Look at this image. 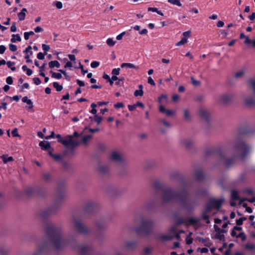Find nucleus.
Listing matches in <instances>:
<instances>
[{
	"label": "nucleus",
	"instance_id": "f257e3e1",
	"mask_svg": "<svg viewBox=\"0 0 255 255\" xmlns=\"http://www.w3.org/2000/svg\"><path fill=\"white\" fill-rule=\"evenodd\" d=\"M251 151L250 146L244 140L239 138L235 143L234 148V155L231 158H226L220 147H211L205 151V156L207 157L216 155L220 161L223 162L226 167H230L236 163V158L244 159Z\"/></svg>",
	"mask_w": 255,
	"mask_h": 255
},
{
	"label": "nucleus",
	"instance_id": "f03ea898",
	"mask_svg": "<svg viewBox=\"0 0 255 255\" xmlns=\"http://www.w3.org/2000/svg\"><path fill=\"white\" fill-rule=\"evenodd\" d=\"M153 187L156 192L161 193V199L163 202L169 203L178 200L183 207L188 211H192L194 208L193 203L188 200V193L186 189L181 192H175L171 188H167L159 181H155Z\"/></svg>",
	"mask_w": 255,
	"mask_h": 255
},
{
	"label": "nucleus",
	"instance_id": "7ed1b4c3",
	"mask_svg": "<svg viewBox=\"0 0 255 255\" xmlns=\"http://www.w3.org/2000/svg\"><path fill=\"white\" fill-rule=\"evenodd\" d=\"M49 243H51L55 250L59 251L69 244L70 241L63 236L60 228L56 227L49 222Z\"/></svg>",
	"mask_w": 255,
	"mask_h": 255
},
{
	"label": "nucleus",
	"instance_id": "20e7f679",
	"mask_svg": "<svg viewBox=\"0 0 255 255\" xmlns=\"http://www.w3.org/2000/svg\"><path fill=\"white\" fill-rule=\"evenodd\" d=\"M65 184L64 182H60L58 184L56 191V197L54 205L49 207V215L50 213L55 212L60 208L64 199L66 197L65 194Z\"/></svg>",
	"mask_w": 255,
	"mask_h": 255
},
{
	"label": "nucleus",
	"instance_id": "39448f33",
	"mask_svg": "<svg viewBox=\"0 0 255 255\" xmlns=\"http://www.w3.org/2000/svg\"><path fill=\"white\" fill-rule=\"evenodd\" d=\"M154 223L151 220H142L141 225L135 228V231L138 235L148 236L151 233Z\"/></svg>",
	"mask_w": 255,
	"mask_h": 255
},
{
	"label": "nucleus",
	"instance_id": "423d86ee",
	"mask_svg": "<svg viewBox=\"0 0 255 255\" xmlns=\"http://www.w3.org/2000/svg\"><path fill=\"white\" fill-rule=\"evenodd\" d=\"M62 144H63L67 148L69 147L70 148V149H67V150L69 153V155H70L74 154V149L80 144V142L73 139L72 136H68L67 139H64V140L62 141Z\"/></svg>",
	"mask_w": 255,
	"mask_h": 255
},
{
	"label": "nucleus",
	"instance_id": "0eeeda50",
	"mask_svg": "<svg viewBox=\"0 0 255 255\" xmlns=\"http://www.w3.org/2000/svg\"><path fill=\"white\" fill-rule=\"evenodd\" d=\"M224 201V199H215L214 198L210 199L208 201V203L206 205L205 210L206 212L209 213L212 210L214 209H216L217 210H219L223 203Z\"/></svg>",
	"mask_w": 255,
	"mask_h": 255
},
{
	"label": "nucleus",
	"instance_id": "6e6552de",
	"mask_svg": "<svg viewBox=\"0 0 255 255\" xmlns=\"http://www.w3.org/2000/svg\"><path fill=\"white\" fill-rule=\"evenodd\" d=\"M50 148L51 146L50 143H49V155L52 157L54 158V159L56 161H61L63 167L65 169L67 168L69 164L68 163L63 160H62V159L64 156L69 155L68 151L66 150L63 155H60L58 154H54L52 153L51 151H50Z\"/></svg>",
	"mask_w": 255,
	"mask_h": 255
},
{
	"label": "nucleus",
	"instance_id": "1a4fd4ad",
	"mask_svg": "<svg viewBox=\"0 0 255 255\" xmlns=\"http://www.w3.org/2000/svg\"><path fill=\"white\" fill-rule=\"evenodd\" d=\"M200 221L199 219L195 218H189L188 219H184L183 218L177 219L175 221V224L177 226H179L182 224H190V225H195L197 224Z\"/></svg>",
	"mask_w": 255,
	"mask_h": 255
},
{
	"label": "nucleus",
	"instance_id": "9d476101",
	"mask_svg": "<svg viewBox=\"0 0 255 255\" xmlns=\"http://www.w3.org/2000/svg\"><path fill=\"white\" fill-rule=\"evenodd\" d=\"M74 228L80 234H88L90 233L89 230L79 220L75 221Z\"/></svg>",
	"mask_w": 255,
	"mask_h": 255
},
{
	"label": "nucleus",
	"instance_id": "9b49d317",
	"mask_svg": "<svg viewBox=\"0 0 255 255\" xmlns=\"http://www.w3.org/2000/svg\"><path fill=\"white\" fill-rule=\"evenodd\" d=\"M199 115L200 117L203 119L205 121L208 122L210 120V112L203 108H200L199 110Z\"/></svg>",
	"mask_w": 255,
	"mask_h": 255
},
{
	"label": "nucleus",
	"instance_id": "f8f14e48",
	"mask_svg": "<svg viewBox=\"0 0 255 255\" xmlns=\"http://www.w3.org/2000/svg\"><path fill=\"white\" fill-rule=\"evenodd\" d=\"M40 217L44 223V230L45 235L48 234V210L45 209L40 214Z\"/></svg>",
	"mask_w": 255,
	"mask_h": 255
},
{
	"label": "nucleus",
	"instance_id": "ddd939ff",
	"mask_svg": "<svg viewBox=\"0 0 255 255\" xmlns=\"http://www.w3.org/2000/svg\"><path fill=\"white\" fill-rule=\"evenodd\" d=\"M234 96L232 94H224L220 97L219 102L222 104H226L233 100Z\"/></svg>",
	"mask_w": 255,
	"mask_h": 255
},
{
	"label": "nucleus",
	"instance_id": "4468645a",
	"mask_svg": "<svg viewBox=\"0 0 255 255\" xmlns=\"http://www.w3.org/2000/svg\"><path fill=\"white\" fill-rule=\"evenodd\" d=\"M78 249L81 255H88L90 252L91 248L87 246H79Z\"/></svg>",
	"mask_w": 255,
	"mask_h": 255
},
{
	"label": "nucleus",
	"instance_id": "2eb2a0df",
	"mask_svg": "<svg viewBox=\"0 0 255 255\" xmlns=\"http://www.w3.org/2000/svg\"><path fill=\"white\" fill-rule=\"evenodd\" d=\"M98 208L97 205L94 203H89L86 206L85 211L87 213H90L96 210Z\"/></svg>",
	"mask_w": 255,
	"mask_h": 255
},
{
	"label": "nucleus",
	"instance_id": "dca6fc26",
	"mask_svg": "<svg viewBox=\"0 0 255 255\" xmlns=\"http://www.w3.org/2000/svg\"><path fill=\"white\" fill-rule=\"evenodd\" d=\"M42 47L44 53L39 52L37 55V57L39 60H43L45 57V55L47 54L48 52V45L43 44Z\"/></svg>",
	"mask_w": 255,
	"mask_h": 255
},
{
	"label": "nucleus",
	"instance_id": "f3484780",
	"mask_svg": "<svg viewBox=\"0 0 255 255\" xmlns=\"http://www.w3.org/2000/svg\"><path fill=\"white\" fill-rule=\"evenodd\" d=\"M111 158L112 160L116 161L122 162L123 160V158L121 155L116 151H113L112 152Z\"/></svg>",
	"mask_w": 255,
	"mask_h": 255
},
{
	"label": "nucleus",
	"instance_id": "a211bd4d",
	"mask_svg": "<svg viewBox=\"0 0 255 255\" xmlns=\"http://www.w3.org/2000/svg\"><path fill=\"white\" fill-rule=\"evenodd\" d=\"M36 192H37V194L39 196H43L42 194L40 193L39 192L36 191V190L35 189H34L33 188H32V187L27 189L25 191V194L27 196L30 197V196H33L35 194V193H36Z\"/></svg>",
	"mask_w": 255,
	"mask_h": 255
},
{
	"label": "nucleus",
	"instance_id": "6ab92c4d",
	"mask_svg": "<svg viewBox=\"0 0 255 255\" xmlns=\"http://www.w3.org/2000/svg\"><path fill=\"white\" fill-rule=\"evenodd\" d=\"M159 110L160 112L165 114L167 116H172L174 114L173 111L170 110H166L165 108L162 105L159 106Z\"/></svg>",
	"mask_w": 255,
	"mask_h": 255
},
{
	"label": "nucleus",
	"instance_id": "aec40b11",
	"mask_svg": "<svg viewBox=\"0 0 255 255\" xmlns=\"http://www.w3.org/2000/svg\"><path fill=\"white\" fill-rule=\"evenodd\" d=\"M195 178L198 181H201L205 179V175L201 170L196 171L195 173Z\"/></svg>",
	"mask_w": 255,
	"mask_h": 255
},
{
	"label": "nucleus",
	"instance_id": "412c9836",
	"mask_svg": "<svg viewBox=\"0 0 255 255\" xmlns=\"http://www.w3.org/2000/svg\"><path fill=\"white\" fill-rule=\"evenodd\" d=\"M137 246V243L133 241H128L126 244V247L129 250H133Z\"/></svg>",
	"mask_w": 255,
	"mask_h": 255
},
{
	"label": "nucleus",
	"instance_id": "4be33fe9",
	"mask_svg": "<svg viewBox=\"0 0 255 255\" xmlns=\"http://www.w3.org/2000/svg\"><path fill=\"white\" fill-rule=\"evenodd\" d=\"M245 105L249 107H255V99L253 98H248L245 100Z\"/></svg>",
	"mask_w": 255,
	"mask_h": 255
},
{
	"label": "nucleus",
	"instance_id": "5701e85b",
	"mask_svg": "<svg viewBox=\"0 0 255 255\" xmlns=\"http://www.w3.org/2000/svg\"><path fill=\"white\" fill-rule=\"evenodd\" d=\"M27 12L26 8H23L21 11L17 14L18 19L20 21L24 20L26 15V12Z\"/></svg>",
	"mask_w": 255,
	"mask_h": 255
},
{
	"label": "nucleus",
	"instance_id": "b1692460",
	"mask_svg": "<svg viewBox=\"0 0 255 255\" xmlns=\"http://www.w3.org/2000/svg\"><path fill=\"white\" fill-rule=\"evenodd\" d=\"M2 159L4 163L6 164L8 162L13 161V158L12 156H8L7 155L3 154L0 156Z\"/></svg>",
	"mask_w": 255,
	"mask_h": 255
},
{
	"label": "nucleus",
	"instance_id": "393cba45",
	"mask_svg": "<svg viewBox=\"0 0 255 255\" xmlns=\"http://www.w3.org/2000/svg\"><path fill=\"white\" fill-rule=\"evenodd\" d=\"M121 67L122 68H128L137 69V67L136 66H135L133 64L130 63H123L121 65Z\"/></svg>",
	"mask_w": 255,
	"mask_h": 255
},
{
	"label": "nucleus",
	"instance_id": "a878e982",
	"mask_svg": "<svg viewBox=\"0 0 255 255\" xmlns=\"http://www.w3.org/2000/svg\"><path fill=\"white\" fill-rule=\"evenodd\" d=\"M60 67V63L57 60L51 61L49 62V67L50 68H53L56 67L57 68Z\"/></svg>",
	"mask_w": 255,
	"mask_h": 255
},
{
	"label": "nucleus",
	"instance_id": "bb28decb",
	"mask_svg": "<svg viewBox=\"0 0 255 255\" xmlns=\"http://www.w3.org/2000/svg\"><path fill=\"white\" fill-rule=\"evenodd\" d=\"M50 73L51 74V77L52 78L60 79L62 77V75L60 73L55 72L52 70L50 71Z\"/></svg>",
	"mask_w": 255,
	"mask_h": 255
},
{
	"label": "nucleus",
	"instance_id": "cd10ccee",
	"mask_svg": "<svg viewBox=\"0 0 255 255\" xmlns=\"http://www.w3.org/2000/svg\"><path fill=\"white\" fill-rule=\"evenodd\" d=\"M231 198L232 199L235 201H237L240 199V197L239 195V193L236 190H233L231 193Z\"/></svg>",
	"mask_w": 255,
	"mask_h": 255
},
{
	"label": "nucleus",
	"instance_id": "c85d7f7f",
	"mask_svg": "<svg viewBox=\"0 0 255 255\" xmlns=\"http://www.w3.org/2000/svg\"><path fill=\"white\" fill-rule=\"evenodd\" d=\"M182 144L187 148H190L193 144V142L190 139H185L182 141Z\"/></svg>",
	"mask_w": 255,
	"mask_h": 255
},
{
	"label": "nucleus",
	"instance_id": "c756f323",
	"mask_svg": "<svg viewBox=\"0 0 255 255\" xmlns=\"http://www.w3.org/2000/svg\"><path fill=\"white\" fill-rule=\"evenodd\" d=\"M22 101L23 103H26L27 105H30L29 109H31L33 107V103L31 100L28 99L27 97L25 96L22 99Z\"/></svg>",
	"mask_w": 255,
	"mask_h": 255
},
{
	"label": "nucleus",
	"instance_id": "7c9ffc66",
	"mask_svg": "<svg viewBox=\"0 0 255 255\" xmlns=\"http://www.w3.org/2000/svg\"><path fill=\"white\" fill-rule=\"evenodd\" d=\"M10 40L12 42L14 43L16 42V41H20L21 40V38L18 34H12V38Z\"/></svg>",
	"mask_w": 255,
	"mask_h": 255
},
{
	"label": "nucleus",
	"instance_id": "2f4dec72",
	"mask_svg": "<svg viewBox=\"0 0 255 255\" xmlns=\"http://www.w3.org/2000/svg\"><path fill=\"white\" fill-rule=\"evenodd\" d=\"M6 64L7 67L9 68H10L12 71H15L16 68L14 66V65L15 64V63L14 62L8 61L6 62Z\"/></svg>",
	"mask_w": 255,
	"mask_h": 255
},
{
	"label": "nucleus",
	"instance_id": "473e14b6",
	"mask_svg": "<svg viewBox=\"0 0 255 255\" xmlns=\"http://www.w3.org/2000/svg\"><path fill=\"white\" fill-rule=\"evenodd\" d=\"M53 86L57 92H60L63 89V86L57 82H53Z\"/></svg>",
	"mask_w": 255,
	"mask_h": 255
},
{
	"label": "nucleus",
	"instance_id": "72a5a7b5",
	"mask_svg": "<svg viewBox=\"0 0 255 255\" xmlns=\"http://www.w3.org/2000/svg\"><path fill=\"white\" fill-rule=\"evenodd\" d=\"M39 146L41 147V149L47 150H48V142L46 143L44 141H40L39 143Z\"/></svg>",
	"mask_w": 255,
	"mask_h": 255
},
{
	"label": "nucleus",
	"instance_id": "f704fd0d",
	"mask_svg": "<svg viewBox=\"0 0 255 255\" xmlns=\"http://www.w3.org/2000/svg\"><path fill=\"white\" fill-rule=\"evenodd\" d=\"M167 1L168 2L173 5H175L178 6H182V4L180 2V0H168Z\"/></svg>",
	"mask_w": 255,
	"mask_h": 255
},
{
	"label": "nucleus",
	"instance_id": "c9c22d12",
	"mask_svg": "<svg viewBox=\"0 0 255 255\" xmlns=\"http://www.w3.org/2000/svg\"><path fill=\"white\" fill-rule=\"evenodd\" d=\"M248 83L253 88L254 93L255 94V79H249Z\"/></svg>",
	"mask_w": 255,
	"mask_h": 255
},
{
	"label": "nucleus",
	"instance_id": "e433bc0d",
	"mask_svg": "<svg viewBox=\"0 0 255 255\" xmlns=\"http://www.w3.org/2000/svg\"><path fill=\"white\" fill-rule=\"evenodd\" d=\"M98 170L100 172H101L102 174H106L108 173L109 171V169L107 167L105 166H101L99 167Z\"/></svg>",
	"mask_w": 255,
	"mask_h": 255
},
{
	"label": "nucleus",
	"instance_id": "4c0bfd02",
	"mask_svg": "<svg viewBox=\"0 0 255 255\" xmlns=\"http://www.w3.org/2000/svg\"><path fill=\"white\" fill-rule=\"evenodd\" d=\"M187 38L186 37H182L181 39L176 44V46H181L187 42Z\"/></svg>",
	"mask_w": 255,
	"mask_h": 255
},
{
	"label": "nucleus",
	"instance_id": "58836bf2",
	"mask_svg": "<svg viewBox=\"0 0 255 255\" xmlns=\"http://www.w3.org/2000/svg\"><path fill=\"white\" fill-rule=\"evenodd\" d=\"M184 118L186 120H189L191 119V116L188 109H186L184 111Z\"/></svg>",
	"mask_w": 255,
	"mask_h": 255
},
{
	"label": "nucleus",
	"instance_id": "ea45409f",
	"mask_svg": "<svg viewBox=\"0 0 255 255\" xmlns=\"http://www.w3.org/2000/svg\"><path fill=\"white\" fill-rule=\"evenodd\" d=\"M245 248L247 250H253L255 249V245L251 243H247L245 245Z\"/></svg>",
	"mask_w": 255,
	"mask_h": 255
},
{
	"label": "nucleus",
	"instance_id": "a19ab883",
	"mask_svg": "<svg viewBox=\"0 0 255 255\" xmlns=\"http://www.w3.org/2000/svg\"><path fill=\"white\" fill-rule=\"evenodd\" d=\"M247 218L246 217H242L236 220V224L238 226L242 225L243 222L246 220Z\"/></svg>",
	"mask_w": 255,
	"mask_h": 255
},
{
	"label": "nucleus",
	"instance_id": "79ce46f5",
	"mask_svg": "<svg viewBox=\"0 0 255 255\" xmlns=\"http://www.w3.org/2000/svg\"><path fill=\"white\" fill-rule=\"evenodd\" d=\"M143 94V90H136L134 92V96L135 97L142 96Z\"/></svg>",
	"mask_w": 255,
	"mask_h": 255
},
{
	"label": "nucleus",
	"instance_id": "37998d69",
	"mask_svg": "<svg viewBox=\"0 0 255 255\" xmlns=\"http://www.w3.org/2000/svg\"><path fill=\"white\" fill-rule=\"evenodd\" d=\"M173 237L169 235H163L160 237L162 241H170L172 239Z\"/></svg>",
	"mask_w": 255,
	"mask_h": 255
},
{
	"label": "nucleus",
	"instance_id": "c03bdc74",
	"mask_svg": "<svg viewBox=\"0 0 255 255\" xmlns=\"http://www.w3.org/2000/svg\"><path fill=\"white\" fill-rule=\"evenodd\" d=\"M115 43L116 41L112 38H109L107 40V44L110 47L114 46Z\"/></svg>",
	"mask_w": 255,
	"mask_h": 255
},
{
	"label": "nucleus",
	"instance_id": "a18cd8bd",
	"mask_svg": "<svg viewBox=\"0 0 255 255\" xmlns=\"http://www.w3.org/2000/svg\"><path fill=\"white\" fill-rule=\"evenodd\" d=\"M92 137V136L91 135H86L85 136H84L83 138H82V141H81V142H83L84 143H87V142H88V140L89 139H90ZM81 143V142H80V143Z\"/></svg>",
	"mask_w": 255,
	"mask_h": 255
},
{
	"label": "nucleus",
	"instance_id": "49530a36",
	"mask_svg": "<svg viewBox=\"0 0 255 255\" xmlns=\"http://www.w3.org/2000/svg\"><path fill=\"white\" fill-rule=\"evenodd\" d=\"M202 219L204 220H206L207 224H209L210 221L209 220V216L207 215L205 213H203L202 216Z\"/></svg>",
	"mask_w": 255,
	"mask_h": 255
},
{
	"label": "nucleus",
	"instance_id": "de8ad7c7",
	"mask_svg": "<svg viewBox=\"0 0 255 255\" xmlns=\"http://www.w3.org/2000/svg\"><path fill=\"white\" fill-rule=\"evenodd\" d=\"M9 251L8 249L4 248H1L0 249V255H6Z\"/></svg>",
	"mask_w": 255,
	"mask_h": 255
},
{
	"label": "nucleus",
	"instance_id": "09e8293b",
	"mask_svg": "<svg viewBox=\"0 0 255 255\" xmlns=\"http://www.w3.org/2000/svg\"><path fill=\"white\" fill-rule=\"evenodd\" d=\"M245 74V72L243 70H241L238 72H237L235 75V77L236 78H239L241 77H242Z\"/></svg>",
	"mask_w": 255,
	"mask_h": 255
},
{
	"label": "nucleus",
	"instance_id": "8fccbe9b",
	"mask_svg": "<svg viewBox=\"0 0 255 255\" xmlns=\"http://www.w3.org/2000/svg\"><path fill=\"white\" fill-rule=\"evenodd\" d=\"M120 68H114L112 70V74L114 75H119L120 74Z\"/></svg>",
	"mask_w": 255,
	"mask_h": 255
},
{
	"label": "nucleus",
	"instance_id": "3c124183",
	"mask_svg": "<svg viewBox=\"0 0 255 255\" xmlns=\"http://www.w3.org/2000/svg\"><path fill=\"white\" fill-rule=\"evenodd\" d=\"M100 65V62L94 61L91 62V66L93 68H96Z\"/></svg>",
	"mask_w": 255,
	"mask_h": 255
},
{
	"label": "nucleus",
	"instance_id": "603ef678",
	"mask_svg": "<svg viewBox=\"0 0 255 255\" xmlns=\"http://www.w3.org/2000/svg\"><path fill=\"white\" fill-rule=\"evenodd\" d=\"M9 48L10 51L12 52H15L17 50V46L16 45L13 44H9Z\"/></svg>",
	"mask_w": 255,
	"mask_h": 255
},
{
	"label": "nucleus",
	"instance_id": "864d4df0",
	"mask_svg": "<svg viewBox=\"0 0 255 255\" xmlns=\"http://www.w3.org/2000/svg\"><path fill=\"white\" fill-rule=\"evenodd\" d=\"M94 118L95 122H96L98 124H100L102 121V117H99L97 115L94 116Z\"/></svg>",
	"mask_w": 255,
	"mask_h": 255
},
{
	"label": "nucleus",
	"instance_id": "5fc2aeb1",
	"mask_svg": "<svg viewBox=\"0 0 255 255\" xmlns=\"http://www.w3.org/2000/svg\"><path fill=\"white\" fill-rule=\"evenodd\" d=\"M244 192L250 195H254V192L252 188H247L245 189Z\"/></svg>",
	"mask_w": 255,
	"mask_h": 255
},
{
	"label": "nucleus",
	"instance_id": "6e6d98bb",
	"mask_svg": "<svg viewBox=\"0 0 255 255\" xmlns=\"http://www.w3.org/2000/svg\"><path fill=\"white\" fill-rule=\"evenodd\" d=\"M237 238H241L242 241H245L246 239V236L244 232L239 233Z\"/></svg>",
	"mask_w": 255,
	"mask_h": 255
},
{
	"label": "nucleus",
	"instance_id": "4d7b16f0",
	"mask_svg": "<svg viewBox=\"0 0 255 255\" xmlns=\"http://www.w3.org/2000/svg\"><path fill=\"white\" fill-rule=\"evenodd\" d=\"M11 134L13 137L19 136V135L18 133V130L16 128H15L12 130Z\"/></svg>",
	"mask_w": 255,
	"mask_h": 255
},
{
	"label": "nucleus",
	"instance_id": "13d9d810",
	"mask_svg": "<svg viewBox=\"0 0 255 255\" xmlns=\"http://www.w3.org/2000/svg\"><path fill=\"white\" fill-rule=\"evenodd\" d=\"M216 238L220 240V241H224L225 236L224 235H221L220 233H218L216 235Z\"/></svg>",
	"mask_w": 255,
	"mask_h": 255
},
{
	"label": "nucleus",
	"instance_id": "bf43d9fd",
	"mask_svg": "<svg viewBox=\"0 0 255 255\" xmlns=\"http://www.w3.org/2000/svg\"><path fill=\"white\" fill-rule=\"evenodd\" d=\"M124 107V104L121 102L117 103L114 105V107L117 109L123 108Z\"/></svg>",
	"mask_w": 255,
	"mask_h": 255
},
{
	"label": "nucleus",
	"instance_id": "052dcab7",
	"mask_svg": "<svg viewBox=\"0 0 255 255\" xmlns=\"http://www.w3.org/2000/svg\"><path fill=\"white\" fill-rule=\"evenodd\" d=\"M192 83L195 86L198 85L200 84V82L198 80H195L193 77L191 78Z\"/></svg>",
	"mask_w": 255,
	"mask_h": 255
},
{
	"label": "nucleus",
	"instance_id": "680f3d73",
	"mask_svg": "<svg viewBox=\"0 0 255 255\" xmlns=\"http://www.w3.org/2000/svg\"><path fill=\"white\" fill-rule=\"evenodd\" d=\"M6 82L8 85H11L13 83V79L11 76H8L6 79Z\"/></svg>",
	"mask_w": 255,
	"mask_h": 255
},
{
	"label": "nucleus",
	"instance_id": "e2e57ef3",
	"mask_svg": "<svg viewBox=\"0 0 255 255\" xmlns=\"http://www.w3.org/2000/svg\"><path fill=\"white\" fill-rule=\"evenodd\" d=\"M96 226L99 229H101L105 227V223L103 221H102L101 223H97Z\"/></svg>",
	"mask_w": 255,
	"mask_h": 255
},
{
	"label": "nucleus",
	"instance_id": "0e129e2a",
	"mask_svg": "<svg viewBox=\"0 0 255 255\" xmlns=\"http://www.w3.org/2000/svg\"><path fill=\"white\" fill-rule=\"evenodd\" d=\"M33 80L34 84H35L36 85H38L41 83V80L38 77L34 78Z\"/></svg>",
	"mask_w": 255,
	"mask_h": 255
},
{
	"label": "nucleus",
	"instance_id": "69168bd1",
	"mask_svg": "<svg viewBox=\"0 0 255 255\" xmlns=\"http://www.w3.org/2000/svg\"><path fill=\"white\" fill-rule=\"evenodd\" d=\"M55 5L58 9H61L63 6L62 3L61 1H56L55 2Z\"/></svg>",
	"mask_w": 255,
	"mask_h": 255
},
{
	"label": "nucleus",
	"instance_id": "338daca9",
	"mask_svg": "<svg viewBox=\"0 0 255 255\" xmlns=\"http://www.w3.org/2000/svg\"><path fill=\"white\" fill-rule=\"evenodd\" d=\"M246 44H253V40H251L248 36L246 37V39L244 41Z\"/></svg>",
	"mask_w": 255,
	"mask_h": 255
},
{
	"label": "nucleus",
	"instance_id": "774afa93",
	"mask_svg": "<svg viewBox=\"0 0 255 255\" xmlns=\"http://www.w3.org/2000/svg\"><path fill=\"white\" fill-rule=\"evenodd\" d=\"M148 83L152 86H155V83L154 81V80L152 79V78L151 77H149L147 79Z\"/></svg>",
	"mask_w": 255,
	"mask_h": 255
}]
</instances>
